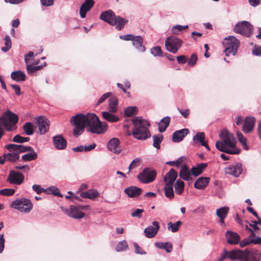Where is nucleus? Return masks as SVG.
I'll return each instance as SVG.
<instances>
[{"label":"nucleus","mask_w":261,"mask_h":261,"mask_svg":"<svg viewBox=\"0 0 261 261\" xmlns=\"http://www.w3.org/2000/svg\"><path fill=\"white\" fill-rule=\"evenodd\" d=\"M98 116L94 113L87 114H78L70 119V123L74 126L73 134L75 137L81 135L84 131L86 126L90 127L98 120Z\"/></svg>","instance_id":"obj_1"},{"label":"nucleus","mask_w":261,"mask_h":261,"mask_svg":"<svg viewBox=\"0 0 261 261\" xmlns=\"http://www.w3.org/2000/svg\"><path fill=\"white\" fill-rule=\"evenodd\" d=\"M221 140L216 143V148L221 151L230 154H238L240 150L236 147V140L234 135L227 129H223L219 133Z\"/></svg>","instance_id":"obj_2"},{"label":"nucleus","mask_w":261,"mask_h":261,"mask_svg":"<svg viewBox=\"0 0 261 261\" xmlns=\"http://www.w3.org/2000/svg\"><path fill=\"white\" fill-rule=\"evenodd\" d=\"M132 122L133 124L132 134L135 139L145 140L150 137V133L148 129L150 123L148 121L137 116L132 119Z\"/></svg>","instance_id":"obj_3"},{"label":"nucleus","mask_w":261,"mask_h":261,"mask_svg":"<svg viewBox=\"0 0 261 261\" xmlns=\"http://www.w3.org/2000/svg\"><path fill=\"white\" fill-rule=\"evenodd\" d=\"M239 44L240 41L233 36L225 37L223 42L225 56H229L230 55L235 56L237 53Z\"/></svg>","instance_id":"obj_4"},{"label":"nucleus","mask_w":261,"mask_h":261,"mask_svg":"<svg viewBox=\"0 0 261 261\" xmlns=\"http://www.w3.org/2000/svg\"><path fill=\"white\" fill-rule=\"evenodd\" d=\"M18 117L17 115L9 110H7L4 113V116L0 121L7 131L12 132L16 129V124L18 122Z\"/></svg>","instance_id":"obj_5"},{"label":"nucleus","mask_w":261,"mask_h":261,"mask_svg":"<svg viewBox=\"0 0 261 261\" xmlns=\"http://www.w3.org/2000/svg\"><path fill=\"white\" fill-rule=\"evenodd\" d=\"M11 207L22 213H28L33 208V204L29 199L21 198L13 201Z\"/></svg>","instance_id":"obj_6"},{"label":"nucleus","mask_w":261,"mask_h":261,"mask_svg":"<svg viewBox=\"0 0 261 261\" xmlns=\"http://www.w3.org/2000/svg\"><path fill=\"white\" fill-rule=\"evenodd\" d=\"M156 177V172L151 168H145L138 174L137 178L143 184H149L153 181Z\"/></svg>","instance_id":"obj_7"},{"label":"nucleus","mask_w":261,"mask_h":261,"mask_svg":"<svg viewBox=\"0 0 261 261\" xmlns=\"http://www.w3.org/2000/svg\"><path fill=\"white\" fill-rule=\"evenodd\" d=\"M182 41L175 36L167 37L165 41V46L166 49L173 54L176 53L180 48Z\"/></svg>","instance_id":"obj_8"},{"label":"nucleus","mask_w":261,"mask_h":261,"mask_svg":"<svg viewBox=\"0 0 261 261\" xmlns=\"http://www.w3.org/2000/svg\"><path fill=\"white\" fill-rule=\"evenodd\" d=\"M253 26L249 22L242 21L234 25L233 31L243 36L250 37L253 32Z\"/></svg>","instance_id":"obj_9"},{"label":"nucleus","mask_w":261,"mask_h":261,"mask_svg":"<svg viewBox=\"0 0 261 261\" xmlns=\"http://www.w3.org/2000/svg\"><path fill=\"white\" fill-rule=\"evenodd\" d=\"M107 128V123L105 122H101L98 119L90 127H87V130L93 134H100L104 133Z\"/></svg>","instance_id":"obj_10"},{"label":"nucleus","mask_w":261,"mask_h":261,"mask_svg":"<svg viewBox=\"0 0 261 261\" xmlns=\"http://www.w3.org/2000/svg\"><path fill=\"white\" fill-rule=\"evenodd\" d=\"M24 176L23 174L14 170H11L7 178V181L11 184L16 185H21L24 181Z\"/></svg>","instance_id":"obj_11"},{"label":"nucleus","mask_w":261,"mask_h":261,"mask_svg":"<svg viewBox=\"0 0 261 261\" xmlns=\"http://www.w3.org/2000/svg\"><path fill=\"white\" fill-rule=\"evenodd\" d=\"M228 258L232 260H243V258L249 256V252L248 250H242L241 249H233L228 251Z\"/></svg>","instance_id":"obj_12"},{"label":"nucleus","mask_w":261,"mask_h":261,"mask_svg":"<svg viewBox=\"0 0 261 261\" xmlns=\"http://www.w3.org/2000/svg\"><path fill=\"white\" fill-rule=\"evenodd\" d=\"M36 123L38 125L40 135H43L48 130L49 124L47 118L42 116H40L36 118Z\"/></svg>","instance_id":"obj_13"},{"label":"nucleus","mask_w":261,"mask_h":261,"mask_svg":"<svg viewBox=\"0 0 261 261\" xmlns=\"http://www.w3.org/2000/svg\"><path fill=\"white\" fill-rule=\"evenodd\" d=\"M152 226H149L144 229L145 235L148 238L154 237L160 228V224L158 221L152 222Z\"/></svg>","instance_id":"obj_14"},{"label":"nucleus","mask_w":261,"mask_h":261,"mask_svg":"<svg viewBox=\"0 0 261 261\" xmlns=\"http://www.w3.org/2000/svg\"><path fill=\"white\" fill-rule=\"evenodd\" d=\"M64 212L67 215L74 219H81L85 216V214L81 212L77 206L70 205L69 209H65Z\"/></svg>","instance_id":"obj_15"},{"label":"nucleus","mask_w":261,"mask_h":261,"mask_svg":"<svg viewBox=\"0 0 261 261\" xmlns=\"http://www.w3.org/2000/svg\"><path fill=\"white\" fill-rule=\"evenodd\" d=\"M242 165L241 163L232 164L226 168V172L227 174L238 177L242 173Z\"/></svg>","instance_id":"obj_16"},{"label":"nucleus","mask_w":261,"mask_h":261,"mask_svg":"<svg viewBox=\"0 0 261 261\" xmlns=\"http://www.w3.org/2000/svg\"><path fill=\"white\" fill-rule=\"evenodd\" d=\"M255 121V118L253 117H246L242 126L243 131L246 134L252 132L254 127Z\"/></svg>","instance_id":"obj_17"},{"label":"nucleus","mask_w":261,"mask_h":261,"mask_svg":"<svg viewBox=\"0 0 261 261\" xmlns=\"http://www.w3.org/2000/svg\"><path fill=\"white\" fill-rule=\"evenodd\" d=\"M53 144L58 150L64 149L67 146V141L61 135H56L53 137Z\"/></svg>","instance_id":"obj_18"},{"label":"nucleus","mask_w":261,"mask_h":261,"mask_svg":"<svg viewBox=\"0 0 261 261\" xmlns=\"http://www.w3.org/2000/svg\"><path fill=\"white\" fill-rule=\"evenodd\" d=\"M177 177V172L174 169L171 168L164 176V181L166 185L173 186Z\"/></svg>","instance_id":"obj_19"},{"label":"nucleus","mask_w":261,"mask_h":261,"mask_svg":"<svg viewBox=\"0 0 261 261\" xmlns=\"http://www.w3.org/2000/svg\"><path fill=\"white\" fill-rule=\"evenodd\" d=\"M225 237L227 242L231 245L238 244L240 240V237L238 233L229 230L225 232Z\"/></svg>","instance_id":"obj_20"},{"label":"nucleus","mask_w":261,"mask_h":261,"mask_svg":"<svg viewBox=\"0 0 261 261\" xmlns=\"http://www.w3.org/2000/svg\"><path fill=\"white\" fill-rule=\"evenodd\" d=\"M119 145V140L117 138H113L108 142L107 148L109 150L113 151L114 153L119 154L121 151L120 149H117Z\"/></svg>","instance_id":"obj_21"},{"label":"nucleus","mask_w":261,"mask_h":261,"mask_svg":"<svg viewBox=\"0 0 261 261\" xmlns=\"http://www.w3.org/2000/svg\"><path fill=\"white\" fill-rule=\"evenodd\" d=\"M134 47L140 53H144L146 50V47L143 45V38L141 36H136L132 41Z\"/></svg>","instance_id":"obj_22"},{"label":"nucleus","mask_w":261,"mask_h":261,"mask_svg":"<svg viewBox=\"0 0 261 261\" xmlns=\"http://www.w3.org/2000/svg\"><path fill=\"white\" fill-rule=\"evenodd\" d=\"M189 130L188 128H184L178 130H176L173 133L172 141L174 142H179L181 141L184 138L188 135Z\"/></svg>","instance_id":"obj_23"},{"label":"nucleus","mask_w":261,"mask_h":261,"mask_svg":"<svg viewBox=\"0 0 261 261\" xmlns=\"http://www.w3.org/2000/svg\"><path fill=\"white\" fill-rule=\"evenodd\" d=\"M115 16L116 15L112 10H109L102 12L99 18L110 24H112Z\"/></svg>","instance_id":"obj_24"},{"label":"nucleus","mask_w":261,"mask_h":261,"mask_svg":"<svg viewBox=\"0 0 261 261\" xmlns=\"http://www.w3.org/2000/svg\"><path fill=\"white\" fill-rule=\"evenodd\" d=\"M142 189L136 186H130L124 190V192L129 197L133 198L139 196L142 193Z\"/></svg>","instance_id":"obj_25"},{"label":"nucleus","mask_w":261,"mask_h":261,"mask_svg":"<svg viewBox=\"0 0 261 261\" xmlns=\"http://www.w3.org/2000/svg\"><path fill=\"white\" fill-rule=\"evenodd\" d=\"M210 178L209 177H200L194 182V187L198 190L204 189L209 183Z\"/></svg>","instance_id":"obj_26"},{"label":"nucleus","mask_w":261,"mask_h":261,"mask_svg":"<svg viewBox=\"0 0 261 261\" xmlns=\"http://www.w3.org/2000/svg\"><path fill=\"white\" fill-rule=\"evenodd\" d=\"M127 22L128 20L126 19L116 15L111 25H115L116 29L120 31Z\"/></svg>","instance_id":"obj_27"},{"label":"nucleus","mask_w":261,"mask_h":261,"mask_svg":"<svg viewBox=\"0 0 261 261\" xmlns=\"http://www.w3.org/2000/svg\"><path fill=\"white\" fill-rule=\"evenodd\" d=\"M191 173L187 166L184 164L181 166L179 176L180 178L186 181L192 180V178L190 177Z\"/></svg>","instance_id":"obj_28"},{"label":"nucleus","mask_w":261,"mask_h":261,"mask_svg":"<svg viewBox=\"0 0 261 261\" xmlns=\"http://www.w3.org/2000/svg\"><path fill=\"white\" fill-rule=\"evenodd\" d=\"M207 163H202L197 164L196 167H193L191 170V174L195 176H198L202 173L203 170L207 167Z\"/></svg>","instance_id":"obj_29"},{"label":"nucleus","mask_w":261,"mask_h":261,"mask_svg":"<svg viewBox=\"0 0 261 261\" xmlns=\"http://www.w3.org/2000/svg\"><path fill=\"white\" fill-rule=\"evenodd\" d=\"M170 122V118L169 116H166L162 118L158 124V129L160 133L164 132L166 128L168 127Z\"/></svg>","instance_id":"obj_30"},{"label":"nucleus","mask_w":261,"mask_h":261,"mask_svg":"<svg viewBox=\"0 0 261 261\" xmlns=\"http://www.w3.org/2000/svg\"><path fill=\"white\" fill-rule=\"evenodd\" d=\"M11 77L16 82L24 81L25 80V74L21 70L15 71L11 73Z\"/></svg>","instance_id":"obj_31"},{"label":"nucleus","mask_w":261,"mask_h":261,"mask_svg":"<svg viewBox=\"0 0 261 261\" xmlns=\"http://www.w3.org/2000/svg\"><path fill=\"white\" fill-rule=\"evenodd\" d=\"M99 193L97 190H88L85 192H81L80 196L84 198L94 199L97 197Z\"/></svg>","instance_id":"obj_32"},{"label":"nucleus","mask_w":261,"mask_h":261,"mask_svg":"<svg viewBox=\"0 0 261 261\" xmlns=\"http://www.w3.org/2000/svg\"><path fill=\"white\" fill-rule=\"evenodd\" d=\"M155 245L160 249H163L166 250V252L170 253L172 251L173 247L172 245L169 242H156Z\"/></svg>","instance_id":"obj_33"},{"label":"nucleus","mask_w":261,"mask_h":261,"mask_svg":"<svg viewBox=\"0 0 261 261\" xmlns=\"http://www.w3.org/2000/svg\"><path fill=\"white\" fill-rule=\"evenodd\" d=\"M108 110L109 112L114 113L117 111V106L118 105V99L116 97H112L109 100Z\"/></svg>","instance_id":"obj_34"},{"label":"nucleus","mask_w":261,"mask_h":261,"mask_svg":"<svg viewBox=\"0 0 261 261\" xmlns=\"http://www.w3.org/2000/svg\"><path fill=\"white\" fill-rule=\"evenodd\" d=\"M102 115L103 119L110 122H116L119 120V118L117 116L110 113L109 111L102 112Z\"/></svg>","instance_id":"obj_35"},{"label":"nucleus","mask_w":261,"mask_h":261,"mask_svg":"<svg viewBox=\"0 0 261 261\" xmlns=\"http://www.w3.org/2000/svg\"><path fill=\"white\" fill-rule=\"evenodd\" d=\"M5 162L8 161L12 163H15L19 159V155L9 152L4 154Z\"/></svg>","instance_id":"obj_36"},{"label":"nucleus","mask_w":261,"mask_h":261,"mask_svg":"<svg viewBox=\"0 0 261 261\" xmlns=\"http://www.w3.org/2000/svg\"><path fill=\"white\" fill-rule=\"evenodd\" d=\"M175 193L177 195H181L185 189V183L180 180L177 179L174 184Z\"/></svg>","instance_id":"obj_37"},{"label":"nucleus","mask_w":261,"mask_h":261,"mask_svg":"<svg viewBox=\"0 0 261 261\" xmlns=\"http://www.w3.org/2000/svg\"><path fill=\"white\" fill-rule=\"evenodd\" d=\"M23 130L24 133L28 136H31L34 133V127L31 122H27L24 124Z\"/></svg>","instance_id":"obj_38"},{"label":"nucleus","mask_w":261,"mask_h":261,"mask_svg":"<svg viewBox=\"0 0 261 261\" xmlns=\"http://www.w3.org/2000/svg\"><path fill=\"white\" fill-rule=\"evenodd\" d=\"M45 193L47 194H51L55 196H58L62 197L63 195L60 192L58 188L55 186H50L45 190Z\"/></svg>","instance_id":"obj_39"},{"label":"nucleus","mask_w":261,"mask_h":261,"mask_svg":"<svg viewBox=\"0 0 261 261\" xmlns=\"http://www.w3.org/2000/svg\"><path fill=\"white\" fill-rule=\"evenodd\" d=\"M165 196L169 199H172L174 197L173 186H169L165 184L164 188Z\"/></svg>","instance_id":"obj_40"},{"label":"nucleus","mask_w":261,"mask_h":261,"mask_svg":"<svg viewBox=\"0 0 261 261\" xmlns=\"http://www.w3.org/2000/svg\"><path fill=\"white\" fill-rule=\"evenodd\" d=\"M229 208L228 206H223L218 208L216 211V215L219 218H226L228 214Z\"/></svg>","instance_id":"obj_41"},{"label":"nucleus","mask_w":261,"mask_h":261,"mask_svg":"<svg viewBox=\"0 0 261 261\" xmlns=\"http://www.w3.org/2000/svg\"><path fill=\"white\" fill-rule=\"evenodd\" d=\"M153 138V146L158 149L160 148V144L163 140V136L162 135H156L152 136Z\"/></svg>","instance_id":"obj_42"},{"label":"nucleus","mask_w":261,"mask_h":261,"mask_svg":"<svg viewBox=\"0 0 261 261\" xmlns=\"http://www.w3.org/2000/svg\"><path fill=\"white\" fill-rule=\"evenodd\" d=\"M181 224V222L180 221H178L174 223L170 222L167 224V227L168 229L172 232H175L178 230L179 227Z\"/></svg>","instance_id":"obj_43"},{"label":"nucleus","mask_w":261,"mask_h":261,"mask_svg":"<svg viewBox=\"0 0 261 261\" xmlns=\"http://www.w3.org/2000/svg\"><path fill=\"white\" fill-rule=\"evenodd\" d=\"M188 25L184 26L182 25L177 24L172 27V28L171 29V32L174 35H178L184 30L187 29H188Z\"/></svg>","instance_id":"obj_44"},{"label":"nucleus","mask_w":261,"mask_h":261,"mask_svg":"<svg viewBox=\"0 0 261 261\" xmlns=\"http://www.w3.org/2000/svg\"><path fill=\"white\" fill-rule=\"evenodd\" d=\"M205 134L203 132H198L193 137L194 141L197 140L201 145H204Z\"/></svg>","instance_id":"obj_45"},{"label":"nucleus","mask_w":261,"mask_h":261,"mask_svg":"<svg viewBox=\"0 0 261 261\" xmlns=\"http://www.w3.org/2000/svg\"><path fill=\"white\" fill-rule=\"evenodd\" d=\"M5 148L7 149L9 152L14 153L15 154H19V145L15 144H9L5 146Z\"/></svg>","instance_id":"obj_46"},{"label":"nucleus","mask_w":261,"mask_h":261,"mask_svg":"<svg viewBox=\"0 0 261 261\" xmlns=\"http://www.w3.org/2000/svg\"><path fill=\"white\" fill-rule=\"evenodd\" d=\"M137 108L135 106L128 107L124 110V114L126 117H131L136 113Z\"/></svg>","instance_id":"obj_47"},{"label":"nucleus","mask_w":261,"mask_h":261,"mask_svg":"<svg viewBox=\"0 0 261 261\" xmlns=\"http://www.w3.org/2000/svg\"><path fill=\"white\" fill-rule=\"evenodd\" d=\"M94 1L93 0H85L80 8L87 11H89L93 7Z\"/></svg>","instance_id":"obj_48"},{"label":"nucleus","mask_w":261,"mask_h":261,"mask_svg":"<svg viewBox=\"0 0 261 261\" xmlns=\"http://www.w3.org/2000/svg\"><path fill=\"white\" fill-rule=\"evenodd\" d=\"M37 158V154L36 152L34 153H28L23 154L21 156L23 161L25 162L32 161L36 160Z\"/></svg>","instance_id":"obj_49"},{"label":"nucleus","mask_w":261,"mask_h":261,"mask_svg":"<svg viewBox=\"0 0 261 261\" xmlns=\"http://www.w3.org/2000/svg\"><path fill=\"white\" fill-rule=\"evenodd\" d=\"M5 46L2 47V50L5 53L7 52L12 46L11 40L9 36L6 35L5 37Z\"/></svg>","instance_id":"obj_50"},{"label":"nucleus","mask_w":261,"mask_h":261,"mask_svg":"<svg viewBox=\"0 0 261 261\" xmlns=\"http://www.w3.org/2000/svg\"><path fill=\"white\" fill-rule=\"evenodd\" d=\"M30 138L29 137H23L20 136V135H15L12 139V141L18 143H23L27 142L29 141Z\"/></svg>","instance_id":"obj_51"},{"label":"nucleus","mask_w":261,"mask_h":261,"mask_svg":"<svg viewBox=\"0 0 261 261\" xmlns=\"http://www.w3.org/2000/svg\"><path fill=\"white\" fill-rule=\"evenodd\" d=\"M128 247L127 243L125 240L120 241L116 246V250L117 252L124 251Z\"/></svg>","instance_id":"obj_52"},{"label":"nucleus","mask_w":261,"mask_h":261,"mask_svg":"<svg viewBox=\"0 0 261 261\" xmlns=\"http://www.w3.org/2000/svg\"><path fill=\"white\" fill-rule=\"evenodd\" d=\"M15 192V189L5 188L0 190V195L5 196H10L13 195Z\"/></svg>","instance_id":"obj_53"},{"label":"nucleus","mask_w":261,"mask_h":261,"mask_svg":"<svg viewBox=\"0 0 261 261\" xmlns=\"http://www.w3.org/2000/svg\"><path fill=\"white\" fill-rule=\"evenodd\" d=\"M150 53L154 57L162 56V52L161 48L159 46H156L152 47L150 49Z\"/></svg>","instance_id":"obj_54"},{"label":"nucleus","mask_w":261,"mask_h":261,"mask_svg":"<svg viewBox=\"0 0 261 261\" xmlns=\"http://www.w3.org/2000/svg\"><path fill=\"white\" fill-rule=\"evenodd\" d=\"M134 246L135 247V252L136 253L141 255H144L146 254V251L140 247L137 243H134Z\"/></svg>","instance_id":"obj_55"},{"label":"nucleus","mask_w":261,"mask_h":261,"mask_svg":"<svg viewBox=\"0 0 261 261\" xmlns=\"http://www.w3.org/2000/svg\"><path fill=\"white\" fill-rule=\"evenodd\" d=\"M237 136L238 139L240 143H241L244 146L247 145V139L240 132L237 133Z\"/></svg>","instance_id":"obj_56"},{"label":"nucleus","mask_w":261,"mask_h":261,"mask_svg":"<svg viewBox=\"0 0 261 261\" xmlns=\"http://www.w3.org/2000/svg\"><path fill=\"white\" fill-rule=\"evenodd\" d=\"M112 95V93L111 92H108L103 94L98 100L97 102V105H98L103 102L107 98L110 97Z\"/></svg>","instance_id":"obj_57"},{"label":"nucleus","mask_w":261,"mask_h":261,"mask_svg":"<svg viewBox=\"0 0 261 261\" xmlns=\"http://www.w3.org/2000/svg\"><path fill=\"white\" fill-rule=\"evenodd\" d=\"M143 212V209L137 208L132 212L131 216L133 217L141 218L142 217V214Z\"/></svg>","instance_id":"obj_58"},{"label":"nucleus","mask_w":261,"mask_h":261,"mask_svg":"<svg viewBox=\"0 0 261 261\" xmlns=\"http://www.w3.org/2000/svg\"><path fill=\"white\" fill-rule=\"evenodd\" d=\"M197 55L195 54H192L190 59L188 61V65L191 66H194L197 62Z\"/></svg>","instance_id":"obj_59"},{"label":"nucleus","mask_w":261,"mask_h":261,"mask_svg":"<svg viewBox=\"0 0 261 261\" xmlns=\"http://www.w3.org/2000/svg\"><path fill=\"white\" fill-rule=\"evenodd\" d=\"M183 160L181 157L178 158V159L176 161H168L166 163L167 165H169L170 166H179V165L182 162Z\"/></svg>","instance_id":"obj_60"},{"label":"nucleus","mask_w":261,"mask_h":261,"mask_svg":"<svg viewBox=\"0 0 261 261\" xmlns=\"http://www.w3.org/2000/svg\"><path fill=\"white\" fill-rule=\"evenodd\" d=\"M32 189L37 194H40L42 192L45 193V189H43L41 187V186L39 185H34L32 186Z\"/></svg>","instance_id":"obj_61"},{"label":"nucleus","mask_w":261,"mask_h":261,"mask_svg":"<svg viewBox=\"0 0 261 261\" xmlns=\"http://www.w3.org/2000/svg\"><path fill=\"white\" fill-rule=\"evenodd\" d=\"M136 36L133 34H127L124 35H120L119 38L120 39L125 41H132L134 39Z\"/></svg>","instance_id":"obj_62"},{"label":"nucleus","mask_w":261,"mask_h":261,"mask_svg":"<svg viewBox=\"0 0 261 261\" xmlns=\"http://www.w3.org/2000/svg\"><path fill=\"white\" fill-rule=\"evenodd\" d=\"M228 251L225 248H224L223 249V252L221 253L219 258H218L216 261H223L226 258H228Z\"/></svg>","instance_id":"obj_63"},{"label":"nucleus","mask_w":261,"mask_h":261,"mask_svg":"<svg viewBox=\"0 0 261 261\" xmlns=\"http://www.w3.org/2000/svg\"><path fill=\"white\" fill-rule=\"evenodd\" d=\"M250 241L251 239H249V238H246L242 241H240L239 243L241 247H244L251 244V242Z\"/></svg>","instance_id":"obj_64"}]
</instances>
